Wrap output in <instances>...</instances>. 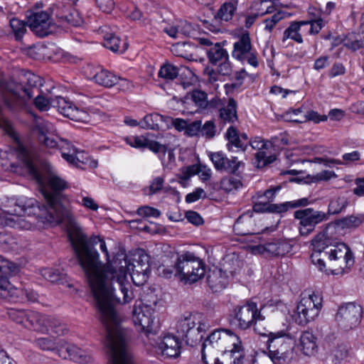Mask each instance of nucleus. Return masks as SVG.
<instances>
[{
  "label": "nucleus",
  "instance_id": "obj_1",
  "mask_svg": "<svg viewBox=\"0 0 364 364\" xmlns=\"http://www.w3.org/2000/svg\"><path fill=\"white\" fill-rule=\"evenodd\" d=\"M63 223L66 226L70 244L88 280L103 326L120 320L115 305L128 304L133 298L132 293L129 290L130 285L123 283L127 264L125 252L117 253L112 262L102 264L98 252L93 247L102 239L93 236L87 240L75 219L76 232L71 231L68 223Z\"/></svg>",
  "mask_w": 364,
  "mask_h": 364
},
{
  "label": "nucleus",
  "instance_id": "obj_2",
  "mask_svg": "<svg viewBox=\"0 0 364 364\" xmlns=\"http://www.w3.org/2000/svg\"><path fill=\"white\" fill-rule=\"evenodd\" d=\"M24 169L28 177L38 184L47 203L42 205L31 203L28 204L31 207L24 206V216L33 215L38 223L46 226L68 223L71 231L76 232L73 214L60 202L61 193L69 187L68 182L50 164L41 159L36 147L28 149L24 146Z\"/></svg>",
  "mask_w": 364,
  "mask_h": 364
},
{
  "label": "nucleus",
  "instance_id": "obj_3",
  "mask_svg": "<svg viewBox=\"0 0 364 364\" xmlns=\"http://www.w3.org/2000/svg\"><path fill=\"white\" fill-rule=\"evenodd\" d=\"M311 245V262L321 271L326 268V262L332 274H343L354 264L353 255L349 247L343 242H336L325 231L317 234Z\"/></svg>",
  "mask_w": 364,
  "mask_h": 364
},
{
  "label": "nucleus",
  "instance_id": "obj_4",
  "mask_svg": "<svg viewBox=\"0 0 364 364\" xmlns=\"http://www.w3.org/2000/svg\"><path fill=\"white\" fill-rule=\"evenodd\" d=\"M120 323L121 319L105 326L109 364H135L127 346L128 331L122 328Z\"/></svg>",
  "mask_w": 364,
  "mask_h": 364
},
{
  "label": "nucleus",
  "instance_id": "obj_5",
  "mask_svg": "<svg viewBox=\"0 0 364 364\" xmlns=\"http://www.w3.org/2000/svg\"><path fill=\"white\" fill-rule=\"evenodd\" d=\"M255 332L262 336L267 337V346L274 363H288L293 358L296 341L287 328L270 332L265 328L260 330L255 328Z\"/></svg>",
  "mask_w": 364,
  "mask_h": 364
},
{
  "label": "nucleus",
  "instance_id": "obj_6",
  "mask_svg": "<svg viewBox=\"0 0 364 364\" xmlns=\"http://www.w3.org/2000/svg\"><path fill=\"white\" fill-rule=\"evenodd\" d=\"M309 14V18L306 20L290 22L289 26L284 31L282 41L291 39L297 43H302L304 36L319 33L324 26V22L321 18L319 11L312 12L310 9Z\"/></svg>",
  "mask_w": 364,
  "mask_h": 364
},
{
  "label": "nucleus",
  "instance_id": "obj_7",
  "mask_svg": "<svg viewBox=\"0 0 364 364\" xmlns=\"http://www.w3.org/2000/svg\"><path fill=\"white\" fill-rule=\"evenodd\" d=\"M174 269L179 279L189 284L198 281L205 273L203 262L189 252L176 256Z\"/></svg>",
  "mask_w": 364,
  "mask_h": 364
},
{
  "label": "nucleus",
  "instance_id": "obj_8",
  "mask_svg": "<svg viewBox=\"0 0 364 364\" xmlns=\"http://www.w3.org/2000/svg\"><path fill=\"white\" fill-rule=\"evenodd\" d=\"M265 318L255 302L247 301L243 305L235 306L229 315L230 324L235 328L245 331L252 326L259 328L257 322Z\"/></svg>",
  "mask_w": 364,
  "mask_h": 364
},
{
  "label": "nucleus",
  "instance_id": "obj_9",
  "mask_svg": "<svg viewBox=\"0 0 364 364\" xmlns=\"http://www.w3.org/2000/svg\"><path fill=\"white\" fill-rule=\"evenodd\" d=\"M321 308L322 297L318 293H305L297 304L293 318L298 324L304 326L318 316Z\"/></svg>",
  "mask_w": 364,
  "mask_h": 364
},
{
  "label": "nucleus",
  "instance_id": "obj_10",
  "mask_svg": "<svg viewBox=\"0 0 364 364\" xmlns=\"http://www.w3.org/2000/svg\"><path fill=\"white\" fill-rule=\"evenodd\" d=\"M199 318V314L188 313L177 321L176 332L187 345L193 346L203 338L200 333L204 330L205 325Z\"/></svg>",
  "mask_w": 364,
  "mask_h": 364
},
{
  "label": "nucleus",
  "instance_id": "obj_11",
  "mask_svg": "<svg viewBox=\"0 0 364 364\" xmlns=\"http://www.w3.org/2000/svg\"><path fill=\"white\" fill-rule=\"evenodd\" d=\"M231 55L234 59L241 63L246 62L254 68L259 66L258 53L252 46L247 31H244L237 36Z\"/></svg>",
  "mask_w": 364,
  "mask_h": 364
},
{
  "label": "nucleus",
  "instance_id": "obj_12",
  "mask_svg": "<svg viewBox=\"0 0 364 364\" xmlns=\"http://www.w3.org/2000/svg\"><path fill=\"white\" fill-rule=\"evenodd\" d=\"M126 261L125 267V278L123 283H127L130 285L129 289V291L134 293L132 290V285L127 280V273L129 272L131 275L133 282L139 285L141 282L137 283L136 279H141V282H145L147 279L148 273L149 272V256L144 252L143 250L138 251L134 255L132 261H127V257L124 258ZM134 297V296H133ZM132 298L131 301L133 299Z\"/></svg>",
  "mask_w": 364,
  "mask_h": 364
},
{
  "label": "nucleus",
  "instance_id": "obj_13",
  "mask_svg": "<svg viewBox=\"0 0 364 364\" xmlns=\"http://www.w3.org/2000/svg\"><path fill=\"white\" fill-rule=\"evenodd\" d=\"M19 271L18 267L0 255V297L15 302L22 290L13 286L6 275L15 274Z\"/></svg>",
  "mask_w": 364,
  "mask_h": 364
},
{
  "label": "nucleus",
  "instance_id": "obj_14",
  "mask_svg": "<svg viewBox=\"0 0 364 364\" xmlns=\"http://www.w3.org/2000/svg\"><path fill=\"white\" fill-rule=\"evenodd\" d=\"M294 217L299 220V230L301 236L310 235L318 224L328 220L327 213L312 208L297 210L294 213Z\"/></svg>",
  "mask_w": 364,
  "mask_h": 364
},
{
  "label": "nucleus",
  "instance_id": "obj_15",
  "mask_svg": "<svg viewBox=\"0 0 364 364\" xmlns=\"http://www.w3.org/2000/svg\"><path fill=\"white\" fill-rule=\"evenodd\" d=\"M362 314L361 306L354 302L341 305L336 314V321L338 328L344 331L356 328L361 321Z\"/></svg>",
  "mask_w": 364,
  "mask_h": 364
},
{
  "label": "nucleus",
  "instance_id": "obj_16",
  "mask_svg": "<svg viewBox=\"0 0 364 364\" xmlns=\"http://www.w3.org/2000/svg\"><path fill=\"white\" fill-rule=\"evenodd\" d=\"M41 145L48 149H59L62 157L70 164L77 166L80 159L76 156V148L73 146L67 139L59 138L58 136H52L50 134H45L43 136L38 139Z\"/></svg>",
  "mask_w": 364,
  "mask_h": 364
},
{
  "label": "nucleus",
  "instance_id": "obj_17",
  "mask_svg": "<svg viewBox=\"0 0 364 364\" xmlns=\"http://www.w3.org/2000/svg\"><path fill=\"white\" fill-rule=\"evenodd\" d=\"M6 132L12 140V144L7 153L8 170L21 176L23 174V144L21 138L11 125L6 124Z\"/></svg>",
  "mask_w": 364,
  "mask_h": 364
},
{
  "label": "nucleus",
  "instance_id": "obj_18",
  "mask_svg": "<svg viewBox=\"0 0 364 364\" xmlns=\"http://www.w3.org/2000/svg\"><path fill=\"white\" fill-rule=\"evenodd\" d=\"M226 44V41L217 42L206 50L209 63L218 65V72L222 75H229L232 72L229 53L224 48Z\"/></svg>",
  "mask_w": 364,
  "mask_h": 364
},
{
  "label": "nucleus",
  "instance_id": "obj_19",
  "mask_svg": "<svg viewBox=\"0 0 364 364\" xmlns=\"http://www.w3.org/2000/svg\"><path fill=\"white\" fill-rule=\"evenodd\" d=\"M239 338L228 329H217L212 332L204 341L203 346V350L223 351L224 348H228V346L232 342L238 341Z\"/></svg>",
  "mask_w": 364,
  "mask_h": 364
},
{
  "label": "nucleus",
  "instance_id": "obj_20",
  "mask_svg": "<svg viewBox=\"0 0 364 364\" xmlns=\"http://www.w3.org/2000/svg\"><path fill=\"white\" fill-rule=\"evenodd\" d=\"M26 24L36 36L41 38L48 36L53 33L54 25L50 20L49 14L46 11L35 12L28 14Z\"/></svg>",
  "mask_w": 364,
  "mask_h": 364
},
{
  "label": "nucleus",
  "instance_id": "obj_21",
  "mask_svg": "<svg viewBox=\"0 0 364 364\" xmlns=\"http://www.w3.org/2000/svg\"><path fill=\"white\" fill-rule=\"evenodd\" d=\"M209 157L217 171L230 174L239 175L240 167L244 166V163L237 157L228 158L223 151L210 152Z\"/></svg>",
  "mask_w": 364,
  "mask_h": 364
},
{
  "label": "nucleus",
  "instance_id": "obj_22",
  "mask_svg": "<svg viewBox=\"0 0 364 364\" xmlns=\"http://www.w3.org/2000/svg\"><path fill=\"white\" fill-rule=\"evenodd\" d=\"M24 112L28 115V129L32 134H36L37 139L45 134H51L53 132V125L48 120L38 115L31 107H26L24 105Z\"/></svg>",
  "mask_w": 364,
  "mask_h": 364
},
{
  "label": "nucleus",
  "instance_id": "obj_23",
  "mask_svg": "<svg viewBox=\"0 0 364 364\" xmlns=\"http://www.w3.org/2000/svg\"><path fill=\"white\" fill-rule=\"evenodd\" d=\"M53 106L58 109V112L63 116L74 121L82 119L83 111L77 107L68 99L61 96H56L52 99Z\"/></svg>",
  "mask_w": 364,
  "mask_h": 364
},
{
  "label": "nucleus",
  "instance_id": "obj_24",
  "mask_svg": "<svg viewBox=\"0 0 364 364\" xmlns=\"http://www.w3.org/2000/svg\"><path fill=\"white\" fill-rule=\"evenodd\" d=\"M132 319L136 326L141 328L144 332H150L151 326L154 323L152 318V309L149 306H141V302L139 305L135 304L132 311Z\"/></svg>",
  "mask_w": 364,
  "mask_h": 364
},
{
  "label": "nucleus",
  "instance_id": "obj_25",
  "mask_svg": "<svg viewBox=\"0 0 364 364\" xmlns=\"http://www.w3.org/2000/svg\"><path fill=\"white\" fill-rule=\"evenodd\" d=\"M58 356L79 363H87L92 360L91 355L84 350L75 345L68 344L65 341L62 344V348L58 349Z\"/></svg>",
  "mask_w": 364,
  "mask_h": 364
},
{
  "label": "nucleus",
  "instance_id": "obj_26",
  "mask_svg": "<svg viewBox=\"0 0 364 364\" xmlns=\"http://www.w3.org/2000/svg\"><path fill=\"white\" fill-rule=\"evenodd\" d=\"M181 343L179 338L167 334L158 343V351L166 358H177L181 354Z\"/></svg>",
  "mask_w": 364,
  "mask_h": 364
},
{
  "label": "nucleus",
  "instance_id": "obj_27",
  "mask_svg": "<svg viewBox=\"0 0 364 364\" xmlns=\"http://www.w3.org/2000/svg\"><path fill=\"white\" fill-rule=\"evenodd\" d=\"M100 31L103 35V45L105 48L114 53H123L127 49L128 43L125 40L122 41L112 32H109L108 27H101Z\"/></svg>",
  "mask_w": 364,
  "mask_h": 364
},
{
  "label": "nucleus",
  "instance_id": "obj_28",
  "mask_svg": "<svg viewBox=\"0 0 364 364\" xmlns=\"http://www.w3.org/2000/svg\"><path fill=\"white\" fill-rule=\"evenodd\" d=\"M207 282L213 292H220L226 288L229 282L228 276L222 269L215 267L209 270Z\"/></svg>",
  "mask_w": 364,
  "mask_h": 364
},
{
  "label": "nucleus",
  "instance_id": "obj_29",
  "mask_svg": "<svg viewBox=\"0 0 364 364\" xmlns=\"http://www.w3.org/2000/svg\"><path fill=\"white\" fill-rule=\"evenodd\" d=\"M222 352L220 364H240L244 355L241 342L239 340L232 342L228 348H224Z\"/></svg>",
  "mask_w": 364,
  "mask_h": 364
},
{
  "label": "nucleus",
  "instance_id": "obj_30",
  "mask_svg": "<svg viewBox=\"0 0 364 364\" xmlns=\"http://www.w3.org/2000/svg\"><path fill=\"white\" fill-rule=\"evenodd\" d=\"M24 317H26V323H24V327L42 333H48V327L46 326L48 316L38 312L28 311Z\"/></svg>",
  "mask_w": 364,
  "mask_h": 364
},
{
  "label": "nucleus",
  "instance_id": "obj_31",
  "mask_svg": "<svg viewBox=\"0 0 364 364\" xmlns=\"http://www.w3.org/2000/svg\"><path fill=\"white\" fill-rule=\"evenodd\" d=\"M256 249L259 252H267L272 256H283L291 250V245L282 240H272L264 245H258Z\"/></svg>",
  "mask_w": 364,
  "mask_h": 364
},
{
  "label": "nucleus",
  "instance_id": "obj_32",
  "mask_svg": "<svg viewBox=\"0 0 364 364\" xmlns=\"http://www.w3.org/2000/svg\"><path fill=\"white\" fill-rule=\"evenodd\" d=\"M43 84V80L40 76L29 71L24 72V98L32 99L41 90Z\"/></svg>",
  "mask_w": 364,
  "mask_h": 364
},
{
  "label": "nucleus",
  "instance_id": "obj_33",
  "mask_svg": "<svg viewBox=\"0 0 364 364\" xmlns=\"http://www.w3.org/2000/svg\"><path fill=\"white\" fill-rule=\"evenodd\" d=\"M250 145L253 149H257L259 151L255 154V164L257 168H263L272 164L276 159L274 155H267L264 150L266 149V143L262 140L255 139L250 141Z\"/></svg>",
  "mask_w": 364,
  "mask_h": 364
},
{
  "label": "nucleus",
  "instance_id": "obj_34",
  "mask_svg": "<svg viewBox=\"0 0 364 364\" xmlns=\"http://www.w3.org/2000/svg\"><path fill=\"white\" fill-rule=\"evenodd\" d=\"M253 212L247 211L241 215L235 221L233 230L237 235H247L253 233Z\"/></svg>",
  "mask_w": 364,
  "mask_h": 364
},
{
  "label": "nucleus",
  "instance_id": "obj_35",
  "mask_svg": "<svg viewBox=\"0 0 364 364\" xmlns=\"http://www.w3.org/2000/svg\"><path fill=\"white\" fill-rule=\"evenodd\" d=\"M312 202L308 198H302L298 200L287 201L279 204H269L267 206V212L272 213H282L289 209H294L300 207H306Z\"/></svg>",
  "mask_w": 364,
  "mask_h": 364
},
{
  "label": "nucleus",
  "instance_id": "obj_36",
  "mask_svg": "<svg viewBox=\"0 0 364 364\" xmlns=\"http://www.w3.org/2000/svg\"><path fill=\"white\" fill-rule=\"evenodd\" d=\"M218 117L223 124H234L237 121V102L233 98H230L226 105L220 107Z\"/></svg>",
  "mask_w": 364,
  "mask_h": 364
},
{
  "label": "nucleus",
  "instance_id": "obj_37",
  "mask_svg": "<svg viewBox=\"0 0 364 364\" xmlns=\"http://www.w3.org/2000/svg\"><path fill=\"white\" fill-rule=\"evenodd\" d=\"M239 0H226L219 8L215 18L222 21H231L237 11Z\"/></svg>",
  "mask_w": 364,
  "mask_h": 364
},
{
  "label": "nucleus",
  "instance_id": "obj_38",
  "mask_svg": "<svg viewBox=\"0 0 364 364\" xmlns=\"http://www.w3.org/2000/svg\"><path fill=\"white\" fill-rule=\"evenodd\" d=\"M300 346L303 353L306 355L311 356L317 351V344L316 338L313 333L305 331L300 336Z\"/></svg>",
  "mask_w": 364,
  "mask_h": 364
},
{
  "label": "nucleus",
  "instance_id": "obj_39",
  "mask_svg": "<svg viewBox=\"0 0 364 364\" xmlns=\"http://www.w3.org/2000/svg\"><path fill=\"white\" fill-rule=\"evenodd\" d=\"M348 198L345 196H338L332 198L328 205V220L331 215H338L343 212L348 205Z\"/></svg>",
  "mask_w": 364,
  "mask_h": 364
},
{
  "label": "nucleus",
  "instance_id": "obj_40",
  "mask_svg": "<svg viewBox=\"0 0 364 364\" xmlns=\"http://www.w3.org/2000/svg\"><path fill=\"white\" fill-rule=\"evenodd\" d=\"M350 357L348 347L343 343H338L331 351V359L333 364H340L347 361Z\"/></svg>",
  "mask_w": 364,
  "mask_h": 364
},
{
  "label": "nucleus",
  "instance_id": "obj_41",
  "mask_svg": "<svg viewBox=\"0 0 364 364\" xmlns=\"http://www.w3.org/2000/svg\"><path fill=\"white\" fill-rule=\"evenodd\" d=\"M93 78L96 83L106 87H111L114 85H117L119 80V77L117 75L103 69L97 72L94 75Z\"/></svg>",
  "mask_w": 364,
  "mask_h": 364
},
{
  "label": "nucleus",
  "instance_id": "obj_42",
  "mask_svg": "<svg viewBox=\"0 0 364 364\" xmlns=\"http://www.w3.org/2000/svg\"><path fill=\"white\" fill-rule=\"evenodd\" d=\"M343 46L353 51L364 48V38L360 33H348L343 41Z\"/></svg>",
  "mask_w": 364,
  "mask_h": 364
},
{
  "label": "nucleus",
  "instance_id": "obj_43",
  "mask_svg": "<svg viewBox=\"0 0 364 364\" xmlns=\"http://www.w3.org/2000/svg\"><path fill=\"white\" fill-rule=\"evenodd\" d=\"M225 137L228 141L227 148L229 151H232L233 146L242 149L243 151H245L247 146L242 143L240 136H239L238 132L235 127L231 125L227 130Z\"/></svg>",
  "mask_w": 364,
  "mask_h": 364
},
{
  "label": "nucleus",
  "instance_id": "obj_44",
  "mask_svg": "<svg viewBox=\"0 0 364 364\" xmlns=\"http://www.w3.org/2000/svg\"><path fill=\"white\" fill-rule=\"evenodd\" d=\"M63 341L56 343L50 338H39L35 340L36 345L42 350L54 351L58 355V349L62 348Z\"/></svg>",
  "mask_w": 364,
  "mask_h": 364
},
{
  "label": "nucleus",
  "instance_id": "obj_45",
  "mask_svg": "<svg viewBox=\"0 0 364 364\" xmlns=\"http://www.w3.org/2000/svg\"><path fill=\"white\" fill-rule=\"evenodd\" d=\"M364 222V215H351L344 217L338 221V225L342 228H356Z\"/></svg>",
  "mask_w": 364,
  "mask_h": 364
},
{
  "label": "nucleus",
  "instance_id": "obj_46",
  "mask_svg": "<svg viewBox=\"0 0 364 364\" xmlns=\"http://www.w3.org/2000/svg\"><path fill=\"white\" fill-rule=\"evenodd\" d=\"M164 121V117L157 113L146 114L141 122V127L144 129L157 130L159 123Z\"/></svg>",
  "mask_w": 364,
  "mask_h": 364
},
{
  "label": "nucleus",
  "instance_id": "obj_47",
  "mask_svg": "<svg viewBox=\"0 0 364 364\" xmlns=\"http://www.w3.org/2000/svg\"><path fill=\"white\" fill-rule=\"evenodd\" d=\"M195 105L198 107V110L203 111L207 107L208 95L206 92L199 90H194L188 93L187 97H189Z\"/></svg>",
  "mask_w": 364,
  "mask_h": 364
},
{
  "label": "nucleus",
  "instance_id": "obj_48",
  "mask_svg": "<svg viewBox=\"0 0 364 364\" xmlns=\"http://www.w3.org/2000/svg\"><path fill=\"white\" fill-rule=\"evenodd\" d=\"M178 75V68L169 63L164 64L158 73L159 77L166 82L172 81Z\"/></svg>",
  "mask_w": 364,
  "mask_h": 364
},
{
  "label": "nucleus",
  "instance_id": "obj_49",
  "mask_svg": "<svg viewBox=\"0 0 364 364\" xmlns=\"http://www.w3.org/2000/svg\"><path fill=\"white\" fill-rule=\"evenodd\" d=\"M46 326L48 327V331L50 330L52 333L58 336L64 335L67 331L65 325L63 323L50 316L47 317Z\"/></svg>",
  "mask_w": 364,
  "mask_h": 364
},
{
  "label": "nucleus",
  "instance_id": "obj_50",
  "mask_svg": "<svg viewBox=\"0 0 364 364\" xmlns=\"http://www.w3.org/2000/svg\"><path fill=\"white\" fill-rule=\"evenodd\" d=\"M41 93L42 91L41 90L38 94H35V96L33 97V103L36 108L40 112H46L53 106L52 99H53V97L46 98Z\"/></svg>",
  "mask_w": 364,
  "mask_h": 364
},
{
  "label": "nucleus",
  "instance_id": "obj_51",
  "mask_svg": "<svg viewBox=\"0 0 364 364\" xmlns=\"http://www.w3.org/2000/svg\"><path fill=\"white\" fill-rule=\"evenodd\" d=\"M241 186V181L233 176L225 177L220 181L221 189L227 193L237 190Z\"/></svg>",
  "mask_w": 364,
  "mask_h": 364
},
{
  "label": "nucleus",
  "instance_id": "obj_52",
  "mask_svg": "<svg viewBox=\"0 0 364 364\" xmlns=\"http://www.w3.org/2000/svg\"><path fill=\"white\" fill-rule=\"evenodd\" d=\"M145 144V148H147L154 154H158L161 160L164 159L168 149L166 145L161 144L156 141L151 140L148 138H146Z\"/></svg>",
  "mask_w": 364,
  "mask_h": 364
},
{
  "label": "nucleus",
  "instance_id": "obj_53",
  "mask_svg": "<svg viewBox=\"0 0 364 364\" xmlns=\"http://www.w3.org/2000/svg\"><path fill=\"white\" fill-rule=\"evenodd\" d=\"M70 9L73 8L70 5L66 6L60 1L52 4L48 10L51 14H54L58 18L63 21Z\"/></svg>",
  "mask_w": 364,
  "mask_h": 364
},
{
  "label": "nucleus",
  "instance_id": "obj_54",
  "mask_svg": "<svg viewBox=\"0 0 364 364\" xmlns=\"http://www.w3.org/2000/svg\"><path fill=\"white\" fill-rule=\"evenodd\" d=\"M63 21L66 22L72 26L77 27L82 24L83 19L79 11L73 8L67 13Z\"/></svg>",
  "mask_w": 364,
  "mask_h": 364
},
{
  "label": "nucleus",
  "instance_id": "obj_55",
  "mask_svg": "<svg viewBox=\"0 0 364 364\" xmlns=\"http://www.w3.org/2000/svg\"><path fill=\"white\" fill-rule=\"evenodd\" d=\"M326 115H320L317 112L314 110L308 111L304 115L302 119H291L292 122L296 123H303L308 121H312L314 123H319L320 122H325L327 120Z\"/></svg>",
  "mask_w": 364,
  "mask_h": 364
},
{
  "label": "nucleus",
  "instance_id": "obj_56",
  "mask_svg": "<svg viewBox=\"0 0 364 364\" xmlns=\"http://www.w3.org/2000/svg\"><path fill=\"white\" fill-rule=\"evenodd\" d=\"M42 276L52 283H57L64 279V274L53 268H44L41 270Z\"/></svg>",
  "mask_w": 364,
  "mask_h": 364
},
{
  "label": "nucleus",
  "instance_id": "obj_57",
  "mask_svg": "<svg viewBox=\"0 0 364 364\" xmlns=\"http://www.w3.org/2000/svg\"><path fill=\"white\" fill-rule=\"evenodd\" d=\"M200 129V136H204L206 139H213L215 136V124L211 120L205 122L203 125L201 124Z\"/></svg>",
  "mask_w": 364,
  "mask_h": 364
},
{
  "label": "nucleus",
  "instance_id": "obj_58",
  "mask_svg": "<svg viewBox=\"0 0 364 364\" xmlns=\"http://www.w3.org/2000/svg\"><path fill=\"white\" fill-rule=\"evenodd\" d=\"M159 274L166 278H170L173 274H176L174 264L168 265V259L167 257L163 260V264L158 268Z\"/></svg>",
  "mask_w": 364,
  "mask_h": 364
},
{
  "label": "nucleus",
  "instance_id": "obj_59",
  "mask_svg": "<svg viewBox=\"0 0 364 364\" xmlns=\"http://www.w3.org/2000/svg\"><path fill=\"white\" fill-rule=\"evenodd\" d=\"M10 26L14 33L16 40L21 41L23 38V21L13 18L10 20Z\"/></svg>",
  "mask_w": 364,
  "mask_h": 364
},
{
  "label": "nucleus",
  "instance_id": "obj_60",
  "mask_svg": "<svg viewBox=\"0 0 364 364\" xmlns=\"http://www.w3.org/2000/svg\"><path fill=\"white\" fill-rule=\"evenodd\" d=\"M124 141L132 147L145 149L146 138L144 136H127L124 139Z\"/></svg>",
  "mask_w": 364,
  "mask_h": 364
},
{
  "label": "nucleus",
  "instance_id": "obj_61",
  "mask_svg": "<svg viewBox=\"0 0 364 364\" xmlns=\"http://www.w3.org/2000/svg\"><path fill=\"white\" fill-rule=\"evenodd\" d=\"M136 213L144 218L149 217L159 218L161 215V212L158 209L149 206H141L137 209Z\"/></svg>",
  "mask_w": 364,
  "mask_h": 364
},
{
  "label": "nucleus",
  "instance_id": "obj_62",
  "mask_svg": "<svg viewBox=\"0 0 364 364\" xmlns=\"http://www.w3.org/2000/svg\"><path fill=\"white\" fill-rule=\"evenodd\" d=\"M201 171V165L193 164L182 169V176L180 177L182 180H188L195 174H198Z\"/></svg>",
  "mask_w": 364,
  "mask_h": 364
},
{
  "label": "nucleus",
  "instance_id": "obj_63",
  "mask_svg": "<svg viewBox=\"0 0 364 364\" xmlns=\"http://www.w3.org/2000/svg\"><path fill=\"white\" fill-rule=\"evenodd\" d=\"M200 128H201L200 120L188 122L185 134L188 136H200Z\"/></svg>",
  "mask_w": 364,
  "mask_h": 364
},
{
  "label": "nucleus",
  "instance_id": "obj_64",
  "mask_svg": "<svg viewBox=\"0 0 364 364\" xmlns=\"http://www.w3.org/2000/svg\"><path fill=\"white\" fill-rule=\"evenodd\" d=\"M217 351H210L208 353L207 350L205 352L203 350V346H202L201 353H202V360L205 364H220V358L215 356V353Z\"/></svg>",
  "mask_w": 364,
  "mask_h": 364
}]
</instances>
